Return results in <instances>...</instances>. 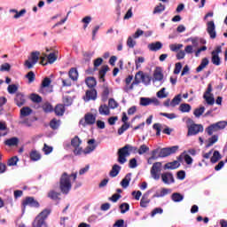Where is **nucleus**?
<instances>
[{
	"mask_svg": "<svg viewBox=\"0 0 227 227\" xmlns=\"http://www.w3.org/2000/svg\"><path fill=\"white\" fill-rule=\"evenodd\" d=\"M147 152H150V147L146 145H140L139 149L137 147L126 145L122 148L118 150V159L117 162L119 164H125L127 162V157H130V153H138V155H145Z\"/></svg>",
	"mask_w": 227,
	"mask_h": 227,
	"instance_id": "nucleus-1",
	"label": "nucleus"
},
{
	"mask_svg": "<svg viewBox=\"0 0 227 227\" xmlns=\"http://www.w3.org/2000/svg\"><path fill=\"white\" fill-rule=\"evenodd\" d=\"M133 79L134 81L132 82ZM125 82L126 86L123 88V90L126 93H129V91L134 90V87L138 86V84H141V82H143V84L145 86H148L150 82H152V77H150L149 74H145L143 71H138L136 73L135 78L132 75H129L125 79ZM130 82L132 83L130 84Z\"/></svg>",
	"mask_w": 227,
	"mask_h": 227,
	"instance_id": "nucleus-2",
	"label": "nucleus"
},
{
	"mask_svg": "<svg viewBox=\"0 0 227 227\" xmlns=\"http://www.w3.org/2000/svg\"><path fill=\"white\" fill-rule=\"evenodd\" d=\"M70 178H73V182L77 180V173H73L70 176L67 172H64L59 180V189L62 194H68L72 189V181Z\"/></svg>",
	"mask_w": 227,
	"mask_h": 227,
	"instance_id": "nucleus-3",
	"label": "nucleus"
},
{
	"mask_svg": "<svg viewBox=\"0 0 227 227\" xmlns=\"http://www.w3.org/2000/svg\"><path fill=\"white\" fill-rule=\"evenodd\" d=\"M227 127L226 121H220L218 122L213 123L206 129V132L208 136H212L214 132H219V130H224Z\"/></svg>",
	"mask_w": 227,
	"mask_h": 227,
	"instance_id": "nucleus-4",
	"label": "nucleus"
},
{
	"mask_svg": "<svg viewBox=\"0 0 227 227\" xmlns=\"http://www.w3.org/2000/svg\"><path fill=\"white\" fill-rule=\"evenodd\" d=\"M33 114V110L28 107V106H23L20 109V123H21V125H26L27 127H31V124L29 122H27V120H25L24 118L29 116L30 114Z\"/></svg>",
	"mask_w": 227,
	"mask_h": 227,
	"instance_id": "nucleus-5",
	"label": "nucleus"
},
{
	"mask_svg": "<svg viewBox=\"0 0 227 227\" xmlns=\"http://www.w3.org/2000/svg\"><path fill=\"white\" fill-rule=\"evenodd\" d=\"M162 171V163L161 162H155L153 164L151 168V176L153 180H160V173Z\"/></svg>",
	"mask_w": 227,
	"mask_h": 227,
	"instance_id": "nucleus-6",
	"label": "nucleus"
},
{
	"mask_svg": "<svg viewBox=\"0 0 227 227\" xmlns=\"http://www.w3.org/2000/svg\"><path fill=\"white\" fill-rule=\"evenodd\" d=\"M38 59H40V51H33L29 59L25 61V67L28 69L33 68L38 63Z\"/></svg>",
	"mask_w": 227,
	"mask_h": 227,
	"instance_id": "nucleus-7",
	"label": "nucleus"
},
{
	"mask_svg": "<svg viewBox=\"0 0 227 227\" xmlns=\"http://www.w3.org/2000/svg\"><path fill=\"white\" fill-rule=\"evenodd\" d=\"M97 121V115H94L91 113H88L84 115V119L80 121V125L86 127L87 125H95Z\"/></svg>",
	"mask_w": 227,
	"mask_h": 227,
	"instance_id": "nucleus-8",
	"label": "nucleus"
},
{
	"mask_svg": "<svg viewBox=\"0 0 227 227\" xmlns=\"http://www.w3.org/2000/svg\"><path fill=\"white\" fill-rule=\"evenodd\" d=\"M176 152H178V145L162 148V149H160L159 157L160 158L169 157V155H172V153H176Z\"/></svg>",
	"mask_w": 227,
	"mask_h": 227,
	"instance_id": "nucleus-9",
	"label": "nucleus"
},
{
	"mask_svg": "<svg viewBox=\"0 0 227 227\" xmlns=\"http://www.w3.org/2000/svg\"><path fill=\"white\" fill-rule=\"evenodd\" d=\"M203 125L192 123L188 126V133L187 136H197L200 132H203Z\"/></svg>",
	"mask_w": 227,
	"mask_h": 227,
	"instance_id": "nucleus-10",
	"label": "nucleus"
},
{
	"mask_svg": "<svg viewBox=\"0 0 227 227\" xmlns=\"http://www.w3.org/2000/svg\"><path fill=\"white\" fill-rule=\"evenodd\" d=\"M81 138H79V137H74L72 140H71V146H73V148H74V155H81L82 153V148H81Z\"/></svg>",
	"mask_w": 227,
	"mask_h": 227,
	"instance_id": "nucleus-11",
	"label": "nucleus"
},
{
	"mask_svg": "<svg viewBox=\"0 0 227 227\" xmlns=\"http://www.w3.org/2000/svg\"><path fill=\"white\" fill-rule=\"evenodd\" d=\"M207 33L209 35L212 40L217 37V32H215V23L214 21H208L207 23Z\"/></svg>",
	"mask_w": 227,
	"mask_h": 227,
	"instance_id": "nucleus-12",
	"label": "nucleus"
},
{
	"mask_svg": "<svg viewBox=\"0 0 227 227\" xmlns=\"http://www.w3.org/2000/svg\"><path fill=\"white\" fill-rule=\"evenodd\" d=\"M160 177L163 184H166L167 185H169L170 184H175V177L170 172L162 173Z\"/></svg>",
	"mask_w": 227,
	"mask_h": 227,
	"instance_id": "nucleus-13",
	"label": "nucleus"
},
{
	"mask_svg": "<svg viewBox=\"0 0 227 227\" xmlns=\"http://www.w3.org/2000/svg\"><path fill=\"white\" fill-rule=\"evenodd\" d=\"M27 205L28 207H40L38 201H36L33 197H27L25 199V200L23 201V210H26V207H27Z\"/></svg>",
	"mask_w": 227,
	"mask_h": 227,
	"instance_id": "nucleus-14",
	"label": "nucleus"
},
{
	"mask_svg": "<svg viewBox=\"0 0 227 227\" xmlns=\"http://www.w3.org/2000/svg\"><path fill=\"white\" fill-rule=\"evenodd\" d=\"M83 100L85 102H90V100H97V90L91 89L87 90Z\"/></svg>",
	"mask_w": 227,
	"mask_h": 227,
	"instance_id": "nucleus-15",
	"label": "nucleus"
},
{
	"mask_svg": "<svg viewBox=\"0 0 227 227\" xmlns=\"http://www.w3.org/2000/svg\"><path fill=\"white\" fill-rule=\"evenodd\" d=\"M164 81V74H162V71L157 69L154 71L153 73V82H160V84H162V82Z\"/></svg>",
	"mask_w": 227,
	"mask_h": 227,
	"instance_id": "nucleus-16",
	"label": "nucleus"
},
{
	"mask_svg": "<svg viewBox=\"0 0 227 227\" xmlns=\"http://www.w3.org/2000/svg\"><path fill=\"white\" fill-rule=\"evenodd\" d=\"M88 146L82 151L85 155L88 153H91L97 148V145H95V139H90L88 141Z\"/></svg>",
	"mask_w": 227,
	"mask_h": 227,
	"instance_id": "nucleus-17",
	"label": "nucleus"
},
{
	"mask_svg": "<svg viewBox=\"0 0 227 227\" xmlns=\"http://www.w3.org/2000/svg\"><path fill=\"white\" fill-rule=\"evenodd\" d=\"M167 194H171V189L162 188L157 191L153 198H164Z\"/></svg>",
	"mask_w": 227,
	"mask_h": 227,
	"instance_id": "nucleus-18",
	"label": "nucleus"
},
{
	"mask_svg": "<svg viewBox=\"0 0 227 227\" xmlns=\"http://www.w3.org/2000/svg\"><path fill=\"white\" fill-rule=\"evenodd\" d=\"M14 100L18 107H22L26 104V98L22 93H17Z\"/></svg>",
	"mask_w": 227,
	"mask_h": 227,
	"instance_id": "nucleus-19",
	"label": "nucleus"
},
{
	"mask_svg": "<svg viewBox=\"0 0 227 227\" xmlns=\"http://www.w3.org/2000/svg\"><path fill=\"white\" fill-rule=\"evenodd\" d=\"M132 180V173H129L125 176V177L121 180V185L123 189H127L129 187L130 181Z\"/></svg>",
	"mask_w": 227,
	"mask_h": 227,
	"instance_id": "nucleus-20",
	"label": "nucleus"
},
{
	"mask_svg": "<svg viewBox=\"0 0 227 227\" xmlns=\"http://www.w3.org/2000/svg\"><path fill=\"white\" fill-rule=\"evenodd\" d=\"M148 49L149 51H153V52H157V51H160L162 49V43L160 42L152 43L148 44Z\"/></svg>",
	"mask_w": 227,
	"mask_h": 227,
	"instance_id": "nucleus-21",
	"label": "nucleus"
},
{
	"mask_svg": "<svg viewBox=\"0 0 227 227\" xmlns=\"http://www.w3.org/2000/svg\"><path fill=\"white\" fill-rule=\"evenodd\" d=\"M120 171H121V167L118 164H114L112 168V170L109 173V176L112 178H114V177L118 176V175L120 174Z\"/></svg>",
	"mask_w": 227,
	"mask_h": 227,
	"instance_id": "nucleus-22",
	"label": "nucleus"
},
{
	"mask_svg": "<svg viewBox=\"0 0 227 227\" xmlns=\"http://www.w3.org/2000/svg\"><path fill=\"white\" fill-rule=\"evenodd\" d=\"M98 112L101 116H109V114H111V110H109L107 105H101L98 108Z\"/></svg>",
	"mask_w": 227,
	"mask_h": 227,
	"instance_id": "nucleus-23",
	"label": "nucleus"
},
{
	"mask_svg": "<svg viewBox=\"0 0 227 227\" xmlns=\"http://www.w3.org/2000/svg\"><path fill=\"white\" fill-rule=\"evenodd\" d=\"M43 226H47V224H45V220H43L41 217L37 215L32 223V227H43Z\"/></svg>",
	"mask_w": 227,
	"mask_h": 227,
	"instance_id": "nucleus-24",
	"label": "nucleus"
},
{
	"mask_svg": "<svg viewBox=\"0 0 227 227\" xmlns=\"http://www.w3.org/2000/svg\"><path fill=\"white\" fill-rule=\"evenodd\" d=\"M177 168H180V162L178 160L168 162L164 166V169H176Z\"/></svg>",
	"mask_w": 227,
	"mask_h": 227,
	"instance_id": "nucleus-25",
	"label": "nucleus"
},
{
	"mask_svg": "<svg viewBox=\"0 0 227 227\" xmlns=\"http://www.w3.org/2000/svg\"><path fill=\"white\" fill-rule=\"evenodd\" d=\"M208 63L209 61L207 58L202 59L200 65L196 68V72H202L208 66Z\"/></svg>",
	"mask_w": 227,
	"mask_h": 227,
	"instance_id": "nucleus-26",
	"label": "nucleus"
},
{
	"mask_svg": "<svg viewBox=\"0 0 227 227\" xmlns=\"http://www.w3.org/2000/svg\"><path fill=\"white\" fill-rule=\"evenodd\" d=\"M171 200L174 203H180V201H184V195L178 192H174L171 195Z\"/></svg>",
	"mask_w": 227,
	"mask_h": 227,
	"instance_id": "nucleus-27",
	"label": "nucleus"
},
{
	"mask_svg": "<svg viewBox=\"0 0 227 227\" xmlns=\"http://www.w3.org/2000/svg\"><path fill=\"white\" fill-rule=\"evenodd\" d=\"M51 82H52V81L49 77H46L43 80L41 84V93H43L45 88H49V86H51Z\"/></svg>",
	"mask_w": 227,
	"mask_h": 227,
	"instance_id": "nucleus-28",
	"label": "nucleus"
},
{
	"mask_svg": "<svg viewBox=\"0 0 227 227\" xmlns=\"http://www.w3.org/2000/svg\"><path fill=\"white\" fill-rule=\"evenodd\" d=\"M4 144L6 146H17V145H19V138L15 137L9 138L5 140Z\"/></svg>",
	"mask_w": 227,
	"mask_h": 227,
	"instance_id": "nucleus-29",
	"label": "nucleus"
},
{
	"mask_svg": "<svg viewBox=\"0 0 227 227\" xmlns=\"http://www.w3.org/2000/svg\"><path fill=\"white\" fill-rule=\"evenodd\" d=\"M68 74L70 79H72V81H77V79L79 78V72H77V69L74 67L69 70Z\"/></svg>",
	"mask_w": 227,
	"mask_h": 227,
	"instance_id": "nucleus-30",
	"label": "nucleus"
},
{
	"mask_svg": "<svg viewBox=\"0 0 227 227\" xmlns=\"http://www.w3.org/2000/svg\"><path fill=\"white\" fill-rule=\"evenodd\" d=\"M30 159L31 160H34V161L40 160L42 159V154H40L38 151L33 150L30 153Z\"/></svg>",
	"mask_w": 227,
	"mask_h": 227,
	"instance_id": "nucleus-31",
	"label": "nucleus"
},
{
	"mask_svg": "<svg viewBox=\"0 0 227 227\" xmlns=\"http://www.w3.org/2000/svg\"><path fill=\"white\" fill-rule=\"evenodd\" d=\"M192 109V107L191 106V105L187 103H183L179 106V111H181V113H191Z\"/></svg>",
	"mask_w": 227,
	"mask_h": 227,
	"instance_id": "nucleus-32",
	"label": "nucleus"
},
{
	"mask_svg": "<svg viewBox=\"0 0 227 227\" xmlns=\"http://www.w3.org/2000/svg\"><path fill=\"white\" fill-rule=\"evenodd\" d=\"M109 71L108 66H104L101 70L99 71V79L104 82L106 81V74Z\"/></svg>",
	"mask_w": 227,
	"mask_h": 227,
	"instance_id": "nucleus-33",
	"label": "nucleus"
},
{
	"mask_svg": "<svg viewBox=\"0 0 227 227\" xmlns=\"http://www.w3.org/2000/svg\"><path fill=\"white\" fill-rule=\"evenodd\" d=\"M0 136H8L6 122L0 121Z\"/></svg>",
	"mask_w": 227,
	"mask_h": 227,
	"instance_id": "nucleus-34",
	"label": "nucleus"
},
{
	"mask_svg": "<svg viewBox=\"0 0 227 227\" xmlns=\"http://www.w3.org/2000/svg\"><path fill=\"white\" fill-rule=\"evenodd\" d=\"M54 111L57 116H63L65 114V106L63 105H57Z\"/></svg>",
	"mask_w": 227,
	"mask_h": 227,
	"instance_id": "nucleus-35",
	"label": "nucleus"
},
{
	"mask_svg": "<svg viewBox=\"0 0 227 227\" xmlns=\"http://www.w3.org/2000/svg\"><path fill=\"white\" fill-rule=\"evenodd\" d=\"M85 82L88 88H95V86H97V80L95 79V77H88L85 80Z\"/></svg>",
	"mask_w": 227,
	"mask_h": 227,
	"instance_id": "nucleus-36",
	"label": "nucleus"
},
{
	"mask_svg": "<svg viewBox=\"0 0 227 227\" xmlns=\"http://www.w3.org/2000/svg\"><path fill=\"white\" fill-rule=\"evenodd\" d=\"M219 137H217V135L212 136V137L208 138V143L206 145V148H210V146H214V145H215V143H217Z\"/></svg>",
	"mask_w": 227,
	"mask_h": 227,
	"instance_id": "nucleus-37",
	"label": "nucleus"
},
{
	"mask_svg": "<svg viewBox=\"0 0 227 227\" xmlns=\"http://www.w3.org/2000/svg\"><path fill=\"white\" fill-rule=\"evenodd\" d=\"M182 102V95L176 96L170 102L171 107H176V106H178Z\"/></svg>",
	"mask_w": 227,
	"mask_h": 227,
	"instance_id": "nucleus-38",
	"label": "nucleus"
},
{
	"mask_svg": "<svg viewBox=\"0 0 227 227\" xmlns=\"http://www.w3.org/2000/svg\"><path fill=\"white\" fill-rule=\"evenodd\" d=\"M182 159H184L186 164H192V157H191V155L183 153L179 156V160H182Z\"/></svg>",
	"mask_w": 227,
	"mask_h": 227,
	"instance_id": "nucleus-39",
	"label": "nucleus"
},
{
	"mask_svg": "<svg viewBox=\"0 0 227 227\" xmlns=\"http://www.w3.org/2000/svg\"><path fill=\"white\" fill-rule=\"evenodd\" d=\"M186 42H191L192 46L197 48L200 46V37H190L186 39Z\"/></svg>",
	"mask_w": 227,
	"mask_h": 227,
	"instance_id": "nucleus-40",
	"label": "nucleus"
},
{
	"mask_svg": "<svg viewBox=\"0 0 227 227\" xmlns=\"http://www.w3.org/2000/svg\"><path fill=\"white\" fill-rule=\"evenodd\" d=\"M211 54H212L211 61L213 65H215V67H219V65H221V58H219V55H215V53H211Z\"/></svg>",
	"mask_w": 227,
	"mask_h": 227,
	"instance_id": "nucleus-41",
	"label": "nucleus"
},
{
	"mask_svg": "<svg viewBox=\"0 0 227 227\" xmlns=\"http://www.w3.org/2000/svg\"><path fill=\"white\" fill-rule=\"evenodd\" d=\"M221 159V153L219 151H215L213 153V156L211 157V162L212 164H215L218 160Z\"/></svg>",
	"mask_w": 227,
	"mask_h": 227,
	"instance_id": "nucleus-42",
	"label": "nucleus"
},
{
	"mask_svg": "<svg viewBox=\"0 0 227 227\" xmlns=\"http://www.w3.org/2000/svg\"><path fill=\"white\" fill-rule=\"evenodd\" d=\"M164 10H166V5L162 4H160L159 5H157L153 13L154 15H156L157 13H162V12H164Z\"/></svg>",
	"mask_w": 227,
	"mask_h": 227,
	"instance_id": "nucleus-43",
	"label": "nucleus"
},
{
	"mask_svg": "<svg viewBox=\"0 0 227 227\" xmlns=\"http://www.w3.org/2000/svg\"><path fill=\"white\" fill-rule=\"evenodd\" d=\"M203 98H205L208 106H214L215 102V100L214 99V95H204Z\"/></svg>",
	"mask_w": 227,
	"mask_h": 227,
	"instance_id": "nucleus-44",
	"label": "nucleus"
},
{
	"mask_svg": "<svg viewBox=\"0 0 227 227\" xmlns=\"http://www.w3.org/2000/svg\"><path fill=\"white\" fill-rule=\"evenodd\" d=\"M203 113H205V106H200V108H196L194 110L193 114L195 118H200Z\"/></svg>",
	"mask_w": 227,
	"mask_h": 227,
	"instance_id": "nucleus-45",
	"label": "nucleus"
},
{
	"mask_svg": "<svg viewBox=\"0 0 227 227\" xmlns=\"http://www.w3.org/2000/svg\"><path fill=\"white\" fill-rule=\"evenodd\" d=\"M18 90H19V86H17L16 84H11L7 88V91L8 93H10V95H13L14 93H17Z\"/></svg>",
	"mask_w": 227,
	"mask_h": 227,
	"instance_id": "nucleus-46",
	"label": "nucleus"
},
{
	"mask_svg": "<svg viewBox=\"0 0 227 227\" xmlns=\"http://www.w3.org/2000/svg\"><path fill=\"white\" fill-rule=\"evenodd\" d=\"M50 215H51V210L44 209L37 216H39L41 219L45 221V219H47V217H49Z\"/></svg>",
	"mask_w": 227,
	"mask_h": 227,
	"instance_id": "nucleus-47",
	"label": "nucleus"
},
{
	"mask_svg": "<svg viewBox=\"0 0 227 227\" xmlns=\"http://www.w3.org/2000/svg\"><path fill=\"white\" fill-rule=\"evenodd\" d=\"M120 209H121V214H126V212H129V210H130V206L129 205V203H122L120 206Z\"/></svg>",
	"mask_w": 227,
	"mask_h": 227,
	"instance_id": "nucleus-48",
	"label": "nucleus"
},
{
	"mask_svg": "<svg viewBox=\"0 0 227 227\" xmlns=\"http://www.w3.org/2000/svg\"><path fill=\"white\" fill-rule=\"evenodd\" d=\"M182 47H184V44H181V43H178V44L174 43L169 45V49L170 51H172V52H177V51H180Z\"/></svg>",
	"mask_w": 227,
	"mask_h": 227,
	"instance_id": "nucleus-49",
	"label": "nucleus"
},
{
	"mask_svg": "<svg viewBox=\"0 0 227 227\" xmlns=\"http://www.w3.org/2000/svg\"><path fill=\"white\" fill-rule=\"evenodd\" d=\"M30 99L32 100V102H35V104H40V102H42V97H40V95L37 94H31Z\"/></svg>",
	"mask_w": 227,
	"mask_h": 227,
	"instance_id": "nucleus-50",
	"label": "nucleus"
},
{
	"mask_svg": "<svg viewBox=\"0 0 227 227\" xmlns=\"http://www.w3.org/2000/svg\"><path fill=\"white\" fill-rule=\"evenodd\" d=\"M47 59H48V63H50V65H52V63H54L56 61V59H58V56H56L55 53H50L48 56H46Z\"/></svg>",
	"mask_w": 227,
	"mask_h": 227,
	"instance_id": "nucleus-51",
	"label": "nucleus"
},
{
	"mask_svg": "<svg viewBox=\"0 0 227 227\" xmlns=\"http://www.w3.org/2000/svg\"><path fill=\"white\" fill-rule=\"evenodd\" d=\"M27 79L28 80V84H31V82H35V73L33 71L28 72L26 74Z\"/></svg>",
	"mask_w": 227,
	"mask_h": 227,
	"instance_id": "nucleus-52",
	"label": "nucleus"
},
{
	"mask_svg": "<svg viewBox=\"0 0 227 227\" xmlns=\"http://www.w3.org/2000/svg\"><path fill=\"white\" fill-rule=\"evenodd\" d=\"M151 100L150 98H140V106L146 107V106H150Z\"/></svg>",
	"mask_w": 227,
	"mask_h": 227,
	"instance_id": "nucleus-53",
	"label": "nucleus"
},
{
	"mask_svg": "<svg viewBox=\"0 0 227 227\" xmlns=\"http://www.w3.org/2000/svg\"><path fill=\"white\" fill-rule=\"evenodd\" d=\"M43 110L44 111V113H51V111L53 110L52 105L51 103H44L43 105Z\"/></svg>",
	"mask_w": 227,
	"mask_h": 227,
	"instance_id": "nucleus-54",
	"label": "nucleus"
},
{
	"mask_svg": "<svg viewBox=\"0 0 227 227\" xmlns=\"http://www.w3.org/2000/svg\"><path fill=\"white\" fill-rule=\"evenodd\" d=\"M50 127H51V129H53V130H56L57 129L59 128V121L53 119L50 122Z\"/></svg>",
	"mask_w": 227,
	"mask_h": 227,
	"instance_id": "nucleus-55",
	"label": "nucleus"
},
{
	"mask_svg": "<svg viewBox=\"0 0 227 227\" xmlns=\"http://www.w3.org/2000/svg\"><path fill=\"white\" fill-rule=\"evenodd\" d=\"M129 127H130V125L127 122L124 123V125H122L119 129H118V134L119 136H121V134H123V132H125V130H129Z\"/></svg>",
	"mask_w": 227,
	"mask_h": 227,
	"instance_id": "nucleus-56",
	"label": "nucleus"
},
{
	"mask_svg": "<svg viewBox=\"0 0 227 227\" xmlns=\"http://www.w3.org/2000/svg\"><path fill=\"white\" fill-rule=\"evenodd\" d=\"M48 198H51V200H58V198H59V192L55 191H51L48 193Z\"/></svg>",
	"mask_w": 227,
	"mask_h": 227,
	"instance_id": "nucleus-57",
	"label": "nucleus"
},
{
	"mask_svg": "<svg viewBox=\"0 0 227 227\" xmlns=\"http://www.w3.org/2000/svg\"><path fill=\"white\" fill-rule=\"evenodd\" d=\"M156 95L158 98H166L168 97V94H166V88H162Z\"/></svg>",
	"mask_w": 227,
	"mask_h": 227,
	"instance_id": "nucleus-58",
	"label": "nucleus"
},
{
	"mask_svg": "<svg viewBox=\"0 0 227 227\" xmlns=\"http://www.w3.org/2000/svg\"><path fill=\"white\" fill-rule=\"evenodd\" d=\"M108 106L111 109H116L118 107V102L114 98H110L108 101Z\"/></svg>",
	"mask_w": 227,
	"mask_h": 227,
	"instance_id": "nucleus-59",
	"label": "nucleus"
},
{
	"mask_svg": "<svg viewBox=\"0 0 227 227\" xmlns=\"http://www.w3.org/2000/svg\"><path fill=\"white\" fill-rule=\"evenodd\" d=\"M127 45L128 47H129V49H134V47L136 46V41H134V39H132L131 36L128 37L127 40Z\"/></svg>",
	"mask_w": 227,
	"mask_h": 227,
	"instance_id": "nucleus-60",
	"label": "nucleus"
},
{
	"mask_svg": "<svg viewBox=\"0 0 227 227\" xmlns=\"http://www.w3.org/2000/svg\"><path fill=\"white\" fill-rule=\"evenodd\" d=\"M181 71H182V63L180 62L176 63L174 74L176 75H178V74H180Z\"/></svg>",
	"mask_w": 227,
	"mask_h": 227,
	"instance_id": "nucleus-61",
	"label": "nucleus"
},
{
	"mask_svg": "<svg viewBox=\"0 0 227 227\" xmlns=\"http://www.w3.org/2000/svg\"><path fill=\"white\" fill-rule=\"evenodd\" d=\"M148 203H150V200L144 197L141 199L140 207L146 208V207H148Z\"/></svg>",
	"mask_w": 227,
	"mask_h": 227,
	"instance_id": "nucleus-62",
	"label": "nucleus"
},
{
	"mask_svg": "<svg viewBox=\"0 0 227 227\" xmlns=\"http://www.w3.org/2000/svg\"><path fill=\"white\" fill-rule=\"evenodd\" d=\"M141 63H145L144 57H138L137 59L135 60L137 69L141 67Z\"/></svg>",
	"mask_w": 227,
	"mask_h": 227,
	"instance_id": "nucleus-63",
	"label": "nucleus"
},
{
	"mask_svg": "<svg viewBox=\"0 0 227 227\" xmlns=\"http://www.w3.org/2000/svg\"><path fill=\"white\" fill-rule=\"evenodd\" d=\"M129 167L131 169L137 168V160H136V158L129 160Z\"/></svg>",
	"mask_w": 227,
	"mask_h": 227,
	"instance_id": "nucleus-64",
	"label": "nucleus"
}]
</instances>
